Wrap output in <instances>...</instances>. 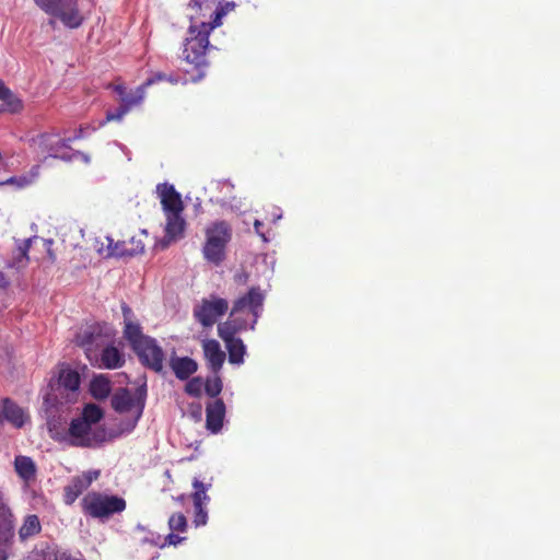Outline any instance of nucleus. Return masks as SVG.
Here are the masks:
<instances>
[{
	"label": "nucleus",
	"instance_id": "nucleus-9",
	"mask_svg": "<svg viewBox=\"0 0 560 560\" xmlns=\"http://www.w3.org/2000/svg\"><path fill=\"white\" fill-rule=\"evenodd\" d=\"M32 141L39 153L55 159H66L60 152L69 148L71 139H61L57 135L46 132L38 135Z\"/></svg>",
	"mask_w": 560,
	"mask_h": 560
},
{
	"label": "nucleus",
	"instance_id": "nucleus-30",
	"mask_svg": "<svg viewBox=\"0 0 560 560\" xmlns=\"http://www.w3.org/2000/svg\"><path fill=\"white\" fill-rule=\"evenodd\" d=\"M147 86L142 83L133 92H127L126 96L122 97L121 104L128 106L129 109L140 105L145 96Z\"/></svg>",
	"mask_w": 560,
	"mask_h": 560
},
{
	"label": "nucleus",
	"instance_id": "nucleus-39",
	"mask_svg": "<svg viewBox=\"0 0 560 560\" xmlns=\"http://www.w3.org/2000/svg\"><path fill=\"white\" fill-rule=\"evenodd\" d=\"M129 110L128 106L120 104L115 110L106 113V121H120Z\"/></svg>",
	"mask_w": 560,
	"mask_h": 560
},
{
	"label": "nucleus",
	"instance_id": "nucleus-7",
	"mask_svg": "<svg viewBox=\"0 0 560 560\" xmlns=\"http://www.w3.org/2000/svg\"><path fill=\"white\" fill-rule=\"evenodd\" d=\"M265 300V291L261 290V288L258 285L252 287L245 294L238 296L233 302L232 313L240 314L244 310H248L249 314L253 317L249 329L254 330L258 322V318L262 314Z\"/></svg>",
	"mask_w": 560,
	"mask_h": 560
},
{
	"label": "nucleus",
	"instance_id": "nucleus-2",
	"mask_svg": "<svg viewBox=\"0 0 560 560\" xmlns=\"http://www.w3.org/2000/svg\"><path fill=\"white\" fill-rule=\"evenodd\" d=\"M141 364L156 373L163 371L165 354L158 341L142 332V327L129 325L122 331Z\"/></svg>",
	"mask_w": 560,
	"mask_h": 560
},
{
	"label": "nucleus",
	"instance_id": "nucleus-26",
	"mask_svg": "<svg viewBox=\"0 0 560 560\" xmlns=\"http://www.w3.org/2000/svg\"><path fill=\"white\" fill-rule=\"evenodd\" d=\"M40 529L42 526L38 516L35 514L27 515L19 529L20 539L26 540L27 538L38 534Z\"/></svg>",
	"mask_w": 560,
	"mask_h": 560
},
{
	"label": "nucleus",
	"instance_id": "nucleus-10",
	"mask_svg": "<svg viewBox=\"0 0 560 560\" xmlns=\"http://www.w3.org/2000/svg\"><path fill=\"white\" fill-rule=\"evenodd\" d=\"M166 219L165 235L156 244L161 249H165L171 243L176 242L184 237L186 230V220L183 212L164 213Z\"/></svg>",
	"mask_w": 560,
	"mask_h": 560
},
{
	"label": "nucleus",
	"instance_id": "nucleus-20",
	"mask_svg": "<svg viewBox=\"0 0 560 560\" xmlns=\"http://www.w3.org/2000/svg\"><path fill=\"white\" fill-rule=\"evenodd\" d=\"M170 366L180 381L188 380L198 370L197 362L189 357L173 355L170 359Z\"/></svg>",
	"mask_w": 560,
	"mask_h": 560
},
{
	"label": "nucleus",
	"instance_id": "nucleus-1",
	"mask_svg": "<svg viewBox=\"0 0 560 560\" xmlns=\"http://www.w3.org/2000/svg\"><path fill=\"white\" fill-rule=\"evenodd\" d=\"M212 26L206 22L199 25H190L188 36L184 44V60L191 66V70L196 72L191 77L194 82L201 80L206 75V69L209 67L207 52L210 50L209 35Z\"/></svg>",
	"mask_w": 560,
	"mask_h": 560
},
{
	"label": "nucleus",
	"instance_id": "nucleus-4",
	"mask_svg": "<svg viewBox=\"0 0 560 560\" xmlns=\"http://www.w3.org/2000/svg\"><path fill=\"white\" fill-rule=\"evenodd\" d=\"M80 386V375L77 371L61 366L56 378L49 382L47 400L58 404L69 402L77 395Z\"/></svg>",
	"mask_w": 560,
	"mask_h": 560
},
{
	"label": "nucleus",
	"instance_id": "nucleus-12",
	"mask_svg": "<svg viewBox=\"0 0 560 560\" xmlns=\"http://www.w3.org/2000/svg\"><path fill=\"white\" fill-rule=\"evenodd\" d=\"M162 209L164 213L183 212L184 202L180 194L171 184L163 183L156 186Z\"/></svg>",
	"mask_w": 560,
	"mask_h": 560
},
{
	"label": "nucleus",
	"instance_id": "nucleus-35",
	"mask_svg": "<svg viewBox=\"0 0 560 560\" xmlns=\"http://www.w3.org/2000/svg\"><path fill=\"white\" fill-rule=\"evenodd\" d=\"M34 2L46 14L54 15L62 5L65 0H34Z\"/></svg>",
	"mask_w": 560,
	"mask_h": 560
},
{
	"label": "nucleus",
	"instance_id": "nucleus-47",
	"mask_svg": "<svg viewBox=\"0 0 560 560\" xmlns=\"http://www.w3.org/2000/svg\"><path fill=\"white\" fill-rule=\"evenodd\" d=\"M262 226H264V223H262V222H260L259 220H255V222H254V229H255L256 233H257L259 236H261V238H262L264 241H267V238H266V236H265L264 232L261 231V228H262Z\"/></svg>",
	"mask_w": 560,
	"mask_h": 560
},
{
	"label": "nucleus",
	"instance_id": "nucleus-3",
	"mask_svg": "<svg viewBox=\"0 0 560 560\" xmlns=\"http://www.w3.org/2000/svg\"><path fill=\"white\" fill-rule=\"evenodd\" d=\"M127 503L124 498L98 491H90L81 500L82 512L101 521L108 520L114 514L124 512Z\"/></svg>",
	"mask_w": 560,
	"mask_h": 560
},
{
	"label": "nucleus",
	"instance_id": "nucleus-42",
	"mask_svg": "<svg viewBox=\"0 0 560 560\" xmlns=\"http://www.w3.org/2000/svg\"><path fill=\"white\" fill-rule=\"evenodd\" d=\"M219 0H190L189 7L198 11L210 10L217 5Z\"/></svg>",
	"mask_w": 560,
	"mask_h": 560
},
{
	"label": "nucleus",
	"instance_id": "nucleus-29",
	"mask_svg": "<svg viewBox=\"0 0 560 560\" xmlns=\"http://www.w3.org/2000/svg\"><path fill=\"white\" fill-rule=\"evenodd\" d=\"M192 487L195 489L191 494L194 506H205L210 500L209 495L207 494V487L197 478L194 479Z\"/></svg>",
	"mask_w": 560,
	"mask_h": 560
},
{
	"label": "nucleus",
	"instance_id": "nucleus-49",
	"mask_svg": "<svg viewBox=\"0 0 560 560\" xmlns=\"http://www.w3.org/2000/svg\"><path fill=\"white\" fill-rule=\"evenodd\" d=\"M8 284V280L5 279L4 275L0 271V289L7 288Z\"/></svg>",
	"mask_w": 560,
	"mask_h": 560
},
{
	"label": "nucleus",
	"instance_id": "nucleus-19",
	"mask_svg": "<svg viewBox=\"0 0 560 560\" xmlns=\"http://www.w3.org/2000/svg\"><path fill=\"white\" fill-rule=\"evenodd\" d=\"M126 359L124 352L112 343L106 345L100 353L98 366L116 370L125 365Z\"/></svg>",
	"mask_w": 560,
	"mask_h": 560
},
{
	"label": "nucleus",
	"instance_id": "nucleus-40",
	"mask_svg": "<svg viewBox=\"0 0 560 560\" xmlns=\"http://www.w3.org/2000/svg\"><path fill=\"white\" fill-rule=\"evenodd\" d=\"M121 312H122V316H124V329H127L129 325L141 327V325L139 323L132 322L131 318L133 316V312L128 306V304L125 302L121 303Z\"/></svg>",
	"mask_w": 560,
	"mask_h": 560
},
{
	"label": "nucleus",
	"instance_id": "nucleus-37",
	"mask_svg": "<svg viewBox=\"0 0 560 560\" xmlns=\"http://www.w3.org/2000/svg\"><path fill=\"white\" fill-rule=\"evenodd\" d=\"M203 382L201 377H192L185 385V392L189 396L200 397L202 393Z\"/></svg>",
	"mask_w": 560,
	"mask_h": 560
},
{
	"label": "nucleus",
	"instance_id": "nucleus-6",
	"mask_svg": "<svg viewBox=\"0 0 560 560\" xmlns=\"http://www.w3.org/2000/svg\"><path fill=\"white\" fill-rule=\"evenodd\" d=\"M229 310L228 300L211 294L209 298L202 299L192 310V315L196 322L202 327H212L220 317H222Z\"/></svg>",
	"mask_w": 560,
	"mask_h": 560
},
{
	"label": "nucleus",
	"instance_id": "nucleus-43",
	"mask_svg": "<svg viewBox=\"0 0 560 560\" xmlns=\"http://www.w3.org/2000/svg\"><path fill=\"white\" fill-rule=\"evenodd\" d=\"M100 476V471L97 470H90L84 472L83 475L78 476L81 481L85 485L86 488H89L94 480H96Z\"/></svg>",
	"mask_w": 560,
	"mask_h": 560
},
{
	"label": "nucleus",
	"instance_id": "nucleus-21",
	"mask_svg": "<svg viewBox=\"0 0 560 560\" xmlns=\"http://www.w3.org/2000/svg\"><path fill=\"white\" fill-rule=\"evenodd\" d=\"M219 337L224 341L228 353L229 361L231 364H242L244 362V355L246 352V347L243 340L235 336L229 335H219Z\"/></svg>",
	"mask_w": 560,
	"mask_h": 560
},
{
	"label": "nucleus",
	"instance_id": "nucleus-46",
	"mask_svg": "<svg viewBox=\"0 0 560 560\" xmlns=\"http://www.w3.org/2000/svg\"><path fill=\"white\" fill-rule=\"evenodd\" d=\"M112 88L119 95L120 101L122 100L124 96H126L127 90H126L125 85L115 84V85H112Z\"/></svg>",
	"mask_w": 560,
	"mask_h": 560
},
{
	"label": "nucleus",
	"instance_id": "nucleus-32",
	"mask_svg": "<svg viewBox=\"0 0 560 560\" xmlns=\"http://www.w3.org/2000/svg\"><path fill=\"white\" fill-rule=\"evenodd\" d=\"M205 392L209 397H217L220 395L223 388L221 377L215 374L213 377H208L206 382H203Z\"/></svg>",
	"mask_w": 560,
	"mask_h": 560
},
{
	"label": "nucleus",
	"instance_id": "nucleus-27",
	"mask_svg": "<svg viewBox=\"0 0 560 560\" xmlns=\"http://www.w3.org/2000/svg\"><path fill=\"white\" fill-rule=\"evenodd\" d=\"M3 104L0 106V113L9 112L11 114L20 113L23 109V102L10 89L7 90L2 98Z\"/></svg>",
	"mask_w": 560,
	"mask_h": 560
},
{
	"label": "nucleus",
	"instance_id": "nucleus-45",
	"mask_svg": "<svg viewBox=\"0 0 560 560\" xmlns=\"http://www.w3.org/2000/svg\"><path fill=\"white\" fill-rule=\"evenodd\" d=\"M52 241L51 240H45L44 241V246L46 248V252H47V257H48V260L54 264L57 259L56 257V254L54 253L51 246H52Z\"/></svg>",
	"mask_w": 560,
	"mask_h": 560
},
{
	"label": "nucleus",
	"instance_id": "nucleus-13",
	"mask_svg": "<svg viewBox=\"0 0 560 560\" xmlns=\"http://www.w3.org/2000/svg\"><path fill=\"white\" fill-rule=\"evenodd\" d=\"M52 16L58 18L66 27L72 30L79 28L84 22L77 0H66Z\"/></svg>",
	"mask_w": 560,
	"mask_h": 560
},
{
	"label": "nucleus",
	"instance_id": "nucleus-53",
	"mask_svg": "<svg viewBox=\"0 0 560 560\" xmlns=\"http://www.w3.org/2000/svg\"><path fill=\"white\" fill-rule=\"evenodd\" d=\"M185 498H186L185 494H182V495L177 497L175 500H177L179 502H184Z\"/></svg>",
	"mask_w": 560,
	"mask_h": 560
},
{
	"label": "nucleus",
	"instance_id": "nucleus-38",
	"mask_svg": "<svg viewBox=\"0 0 560 560\" xmlns=\"http://www.w3.org/2000/svg\"><path fill=\"white\" fill-rule=\"evenodd\" d=\"M161 81H168L172 84H177L179 80L175 75H172V74L168 75L163 72H158V73L153 74L152 77L148 78L145 80V82H143V84H144V86L149 88V86H151L158 82H161Z\"/></svg>",
	"mask_w": 560,
	"mask_h": 560
},
{
	"label": "nucleus",
	"instance_id": "nucleus-17",
	"mask_svg": "<svg viewBox=\"0 0 560 560\" xmlns=\"http://www.w3.org/2000/svg\"><path fill=\"white\" fill-rule=\"evenodd\" d=\"M107 256L113 257H124V256H135L144 252V244L139 238L137 240L135 236L130 238L129 244L130 247H127L124 243H114V241L107 237Z\"/></svg>",
	"mask_w": 560,
	"mask_h": 560
},
{
	"label": "nucleus",
	"instance_id": "nucleus-24",
	"mask_svg": "<svg viewBox=\"0 0 560 560\" xmlns=\"http://www.w3.org/2000/svg\"><path fill=\"white\" fill-rule=\"evenodd\" d=\"M112 390L109 378L103 374L96 375L90 383L91 395L97 400L106 399Z\"/></svg>",
	"mask_w": 560,
	"mask_h": 560
},
{
	"label": "nucleus",
	"instance_id": "nucleus-28",
	"mask_svg": "<svg viewBox=\"0 0 560 560\" xmlns=\"http://www.w3.org/2000/svg\"><path fill=\"white\" fill-rule=\"evenodd\" d=\"M39 166L35 165L32 167L30 174L21 175V176H12L8 178L3 184L7 185H15L19 188H25L34 183L35 178L38 176Z\"/></svg>",
	"mask_w": 560,
	"mask_h": 560
},
{
	"label": "nucleus",
	"instance_id": "nucleus-52",
	"mask_svg": "<svg viewBox=\"0 0 560 560\" xmlns=\"http://www.w3.org/2000/svg\"><path fill=\"white\" fill-rule=\"evenodd\" d=\"M8 559V556H7V552L2 549H0V560H7Z\"/></svg>",
	"mask_w": 560,
	"mask_h": 560
},
{
	"label": "nucleus",
	"instance_id": "nucleus-31",
	"mask_svg": "<svg viewBox=\"0 0 560 560\" xmlns=\"http://www.w3.org/2000/svg\"><path fill=\"white\" fill-rule=\"evenodd\" d=\"M104 417L103 410L94 404H89L83 408L81 418L90 425L97 423Z\"/></svg>",
	"mask_w": 560,
	"mask_h": 560
},
{
	"label": "nucleus",
	"instance_id": "nucleus-50",
	"mask_svg": "<svg viewBox=\"0 0 560 560\" xmlns=\"http://www.w3.org/2000/svg\"><path fill=\"white\" fill-rule=\"evenodd\" d=\"M9 88L4 84V82L0 79V98L4 95Z\"/></svg>",
	"mask_w": 560,
	"mask_h": 560
},
{
	"label": "nucleus",
	"instance_id": "nucleus-23",
	"mask_svg": "<svg viewBox=\"0 0 560 560\" xmlns=\"http://www.w3.org/2000/svg\"><path fill=\"white\" fill-rule=\"evenodd\" d=\"M14 468L21 479L28 482L35 479L36 465L28 456L19 455L14 459Z\"/></svg>",
	"mask_w": 560,
	"mask_h": 560
},
{
	"label": "nucleus",
	"instance_id": "nucleus-41",
	"mask_svg": "<svg viewBox=\"0 0 560 560\" xmlns=\"http://www.w3.org/2000/svg\"><path fill=\"white\" fill-rule=\"evenodd\" d=\"M195 509V516H194V524L196 527L203 526L207 524L208 521V513L205 509V506H194Z\"/></svg>",
	"mask_w": 560,
	"mask_h": 560
},
{
	"label": "nucleus",
	"instance_id": "nucleus-54",
	"mask_svg": "<svg viewBox=\"0 0 560 560\" xmlns=\"http://www.w3.org/2000/svg\"><path fill=\"white\" fill-rule=\"evenodd\" d=\"M2 160V154L0 153V161Z\"/></svg>",
	"mask_w": 560,
	"mask_h": 560
},
{
	"label": "nucleus",
	"instance_id": "nucleus-51",
	"mask_svg": "<svg viewBox=\"0 0 560 560\" xmlns=\"http://www.w3.org/2000/svg\"><path fill=\"white\" fill-rule=\"evenodd\" d=\"M83 137V128H79V130L77 131V133L74 135L73 138H70L71 141H74L77 139H81Z\"/></svg>",
	"mask_w": 560,
	"mask_h": 560
},
{
	"label": "nucleus",
	"instance_id": "nucleus-18",
	"mask_svg": "<svg viewBox=\"0 0 560 560\" xmlns=\"http://www.w3.org/2000/svg\"><path fill=\"white\" fill-rule=\"evenodd\" d=\"M202 349L209 368L214 374H218L225 361V353L220 343L215 339L205 340Z\"/></svg>",
	"mask_w": 560,
	"mask_h": 560
},
{
	"label": "nucleus",
	"instance_id": "nucleus-34",
	"mask_svg": "<svg viewBox=\"0 0 560 560\" xmlns=\"http://www.w3.org/2000/svg\"><path fill=\"white\" fill-rule=\"evenodd\" d=\"M219 5L217 7L215 11H214V18L211 22H209L208 24H210L212 26V30L215 28L217 26H220L221 25V19L228 14V12L230 11H233L234 8H235V3L234 2H225L224 4H221L219 1H218Z\"/></svg>",
	"mask_w": 560,
	"mask_h": 560
},
{
	"label": "nucleus",
	"instance_id": "nucleus-15",
	"mask_svg": "<svg viewBox=\"0 0 560 560\" xmlns=\"http://www.w3.org/2000/svg\"><path fill=\"white\" fill-rule=\"evenodd\" d=\"M225 417V404L218 398L206 407V428L211 433H219L223 427Z\"/></svg>",
	"mask_w": 560,
	"mask_h": 560
},
{
	"label": "nucleus",
	"instance_id": "nucleus-44",
	"mask_svg": "<svg viewBox=\"0 0 560 560\" xmlns=\"http://www.w3.org/2000/svg\"><path fill=\"white\" fill-rule=\"evenodd\" d=\"M186 539V537H180L178 535L175 534V532H171L164 539V542L161 547H165V546H177L178 544H180L182 541H184Z\"/></svg>",
	"mask_w": 560,
	"mask_h": 560
},
{
	"label": "nucleus",
	"instance_id": "nucleus-36",
	"mask_svg": "<svg viewBox=\"0 0 560 560\" xmlns=\"http://www.w3.org/2000/svg\"><path fill=\"white\" fill-rule=\"evenodd\" d=\"M31 243H32V240L28 238L21 246H19V255L15 258V261L13 264L14 266H16V268H23L28 264L30 259H28L27 253H28Z\"/></svg>",
	"mask_w": 560,
	"mask_h": 560
},
{
	"label": "nucleus",
	"instance_id": "nucleus-48",
	"mask_svg": "<svg viewBox=\"0 0 560 560\" xmlns=\"http://www.w3.org/2000/svg\"><path fill=\"white\" fill-rule=\"evenodd\" d=\"M248 280V275L247 273H238L235 276V281L237 283H246Z\"/></svg>",
	"mask_w": 560,
	"mask_h": 560
},
{
	"label": "nucleus",
	"instance_id": "nucleus-5",
	"mask_svg": "<svg viewBox=\"0 0 560 560\" xmlns=\"http://www.w3.org/2000/svg\"><path fill=\"white\" fill-rule=\"evenodd\" d=\"M206 236L205 258L219 265L224 258V249L231 238V228L225 221L215 222L207 229Z\"/></svg>",
	"mask_w": 560,
	"mask_h": 560
},
{
	"label": "nucleus",
	"instance_id": "nucleus-22",
	"mask_svg": "<svg viewBox=\"0 0 560 560\" xmlns=\"http://www.w3.org/2000/svg\"><path fill=\"white\" fill-rule=\"evenodd\" d=\"M248 320L240 314L230 312L229 318L218 325V335L235 336L236 334L249 328Z\"/></svg>",
	"mask_w": 560,
	"mask_h": 560
},
{
	"label": "nucleus",
	"instance_id": "nucleus-33",
	"mask_svg": "<svg viewBox=\"0 0 560 560\" xmlns=\"http://www.w3.org/2000/svg\"><path fill=\"white\" fill-rule=\"evenodd\" d=\"M167 524L171 532L185 533L188 528L187 518L180 512L173 513L170 516Z\"/></svg>",
	"mask_w": 560,
	"mask_h": 560
},
{
	"label": "nucleus",
	"instance_id": "nucleus-16",
	"mask_svg": "<svg viewBox=\"0 0 560 560\" xmlns=\"http://www.w3.org/2000/svg\"><path fill=\"white\" fill-rule=\"evenodd\" d=\"M71 444L74 446L88 447L92 444L91 425L81 417L71 421L69 427Z\"/></svg>",
	"mask_w": 560,
	"mask_h": 560
},
{
	"label": "nucleus",
	"instance_id": "nucleus-25",
	"mask_svg": "<svg viewBox=\"0 0 560 560\" xmlns=\"http://www.w3.org/2000/svg\"><path fill=\"white\" fill-rule=\"evenodd\" d=\"M86 489L78 476L72 477L70 482L63 488V502L67 505H72Z\"/></svg>",
	"mask_w": 560,
	"mask_h": 560
},
{
	"label": "nucleus",
	"instance_id": "nucleus-14",
	"mask_svg": "<svg viewBox=\"0 0 560 560\" xmlns=\"http://www.w3.org/2000/svg\"><path fill=\"white\" fill-rule=\"evenodd\" d=\"M28 419L24 410L10 398L0 401V423L4 420L15 428H22Z\"/></svg>",
	"mask_w": 560,
	"mask_h": 560
},
{
	"label": "nucleus",
	"instance_id": "nucleus-8",
	"mask_svg": "<svg viewBox=\"0 0 560 560\" xmlns=\"http://www.w3.org/2000/svg\"><path fill=\"white\" fill-rule=\"evenodd\" d=\"M145 389H138V397H135L128 388H119L112 397V407L117 412H128L137 408L136 421L141 417L144 408Z\"/></svg>",
	"mask_w": 560,
	"mask_h": 560
},
{
	"label": "nucleus",
	"instance_id": "nucleus-11",
	"mask_svg": "<svg viewBox=\"0 0 560 560\" xmlns=\"http://www.w3.org/2000/svg\"><path fill=\"white\" fill-rule=\"evenodd\" d=\"M113 336L114 334L105 326L94 325L90 329L80 334L77 339L78 345L85 349V352L90 358L95 348L104 345L105 341H109Z\"/></svg>",
	"mask_w": 560,
	"mask_h": 560
}]
</instances>
